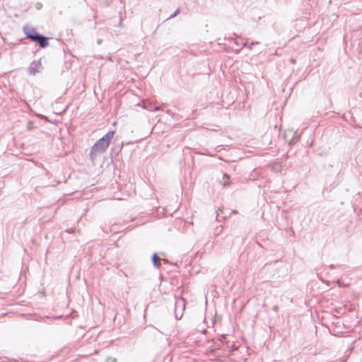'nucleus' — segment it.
Returning a JSON list of instances; mask_svg holds the SVG:
<instances>
[{
	"mask_svg": "<svg viewBox=\"0 0 362 362\" xmlns=\"http://www.w3.org/2000/svg\"><path fill=\"white\" fill-rule=\"evenodd\" d=\"M114 134V131H109L95 142V144L92 146L90 153V156L92 160L94 159L95 156L98 153H103L106 151L110 144L111 139L113 138Z\"/></svg>",
	"mask_w": 362,
	"mask_h": 362,
	"instance_id": "obj_1",
	"label": "nucleus"
},
{
	"mask_svg": "<svg viewBox=\"0 0 362 362\" xmlns=\"http://www.w3.org/2000/svg\"><path fill=\"white\" fill-rule=\"evenodd\" d=\"M23 32L27 39L37 42L41 48H45L48 46L49 38L37 33L34 28L25 26L23 28Z\"/></svg>",
	"mask_w": 362,
	"mask_h": 362,
	"instance_id": "obj_2",
	"label": "nucleus"
},
{
	"mask_svg": "<svg viewBox=\"0 0 362 362\" xmlns=\"http://www.w3.org/2000/svg\"><path fill=\"white\" fill-rule=\"evenodd\" d=\"M217 348H215L213 351L214 352V361L225 362L229 355L232 354L230 344L228 343L223 344L221 346L217 344Z\"/></svg>",
	"mask_w": 362,
	"mask_h": 362,
	"instance_id": "obj_3",
	"label": "nucleus"
},
{
	"mask_svg": "<svg viewBox=\"0 0 362 362\" xmlns=\"http://www.w3.org/2000/svg\"><path fill=\"white\" fill-rule=\"evenodd\" d=\"M185 300L181 297L175 302V316L177 320H180L185 310Z\"/></svg>",
	"mask_w": 362,
	"mask_h": 362,
	"instance_id": "obj_4",
	"label": "nucleus"
},
{
	"mask_svg": "<svg viewBox=\"0 0 362 362\" xmlns=\"http://www.w3.org/2000/svg\"><path fill=\"white\" fill-rule=\"evenodd\" d=\"M41 68V59L39 60H35L30 64V66L28 67V73L30 75L34 76L39 72V70Z\"/></svg>",
	"mask_w": 362,
	"mask_h": 362,
	"instance_id": "obj_5",
	"label": "nucleus"
},
{
	"mask_svg": "<svg viewBox=\"0 0 362 362\" xmlns=\"http://www.w3.org/2000/svg\"><path fill=\"white\" fill-rule=\"evenodd\" d=\"M152 263L154 267L159 269L161 267L160 259L157 253H154L151 257Z\"/></svg>",
	"mask_w": 362,
	"mask_h": 362,
	"instance_id": "obj_6",
	"label": "nucleus"
},
{
	"mask_svg": "<svg viewBox=\"0 0 362 362\" xmlns=\"http://www.w3.org/2000/svg\"><path fill=\"white\" fill-rule=\"evenodd\" d=\"M220 182L223 187L228 186L230 185V176L226 173H223Z\"/></svg>",
	"mask_w": 362,
	"mask_h": 362,
	"instance_id": "obj_7",
	"label": "nucleus"
},
{
	"mask_svg": "<svg viewBox=\"0 0 362 362\" xmlns=\"http://www.w3.org/2000/svg\"><path fill=\"white\" fill-rule=\"evenodd\" d=\"M235 42L238 46L242 45L243 47H247V42H243L241 38H236Z\"/></svg>",
	"mask_w": 362,
	"mask_h": 362,
	"instance_id": "obj_8",
	"label": "nucleus"
},
{
	"mask_svg": "<svg viewBox=\"0 0 362 362\" xmlns=\"http://www.w3.org/2000/svg\"><path fill=\"white\" fill-rule=\"evenodd\" d=\"M226 335H221L219 339L220 343L218 344H220V346H221L223 344H224L223 341L226 340Z\"/></svg>",
	"mask_w": 362,
	"mask_h": 362,
	"instance_id": "obj_9",
	"label": "nucleus"
},
{
	"mask_svg": "<svg viewBox=\"0 0 362 362\" xmlns=\"http://www.w3.org/2000/svg\"><path fill=\"white\" fill-rule=\"evenodd\" d=\"M180 8H177L173 14L170 15L169 18L175 17L180 13Z\"/></svg>",
	"mask_w": 362,
	"mask_h": 362,
	"instance_id": "obj_10",
	"label": "nucleus"
},
{
	"mask_svg": "<svg viewBox=\"0 0 362 362\" xmlns=\"http://www.w3.org/2000/svg\"><path fill=\"white\" fill-rule=\"evenodd\" d=\"M117 361V359L115 358H113V357H108L106 359V362H116Z\"/></svg>",
	"mask_w": 362,
	"mask_h": 362,
	"instance_id": "obj_11",
	"label": "nucleus"
},
{
	"mask_svg": "<svg viewBox=\"0 0 362 362\" xmlns=\"http://www.w3.org/2000/svg\"><path fill=\"white\" fill-rule=\"evenodd\" d=\"M230 349L232 350V353L238 350V346H236L235 344L230 345Z\"/></svg>",
	"mask_w": 362,
	"mask_h": 362,
	"instance_id": "obj_12",
	"label": "nucleus"
},
{
	"mask_svg": "<svg viewBox=\"0 0 362 362\" xmlns=\"http://www.w3.org/2000/svg\"><path fill=\"white\" fill-rule=\"evenodd\" d=\"M220 212H223V210L221 209H218V210L216 211V214H217V216H216V220L217 221H220V219L218 218L219 216H220Z\"/></svg>",
	"mask_w": 362,
	"mask_h": 362,
	"instance_id": "obj_13",
	"label": "nucleus"
},
{
	"mask_svg": "<svg viewBox=\"0 0 362 362\" xmlns=\"http://www.w3.org/2000/svg\"><path fill=\"white\" fill-rule=\"evenodd\" d=\"M257 44H259V42H252L250 45H247V47H247V48H249L250 49H252V46H253L254 45H257Z\"/></svg>",
	"mask_w": 362,
	"mask_h": 362,
	"instance_id": "obj_14",
	"label": "nucleus"
},
{
	"mask_svg": "<svg viewBox=\"0 0 362 362\" xmlns=\"http://www.w3.org/2000/svg\"><path fill=\"white\" fill-rule=\"evenodd\" d=\"M272 310H273V311H274V312H276H276H278V310H279V306H278V305H274V306L272 307Z\"/></svg>",
	"mask_w": 362,
	"mask_h": 362,
	"instance_id": "obj_15",
	"label": "nucleus"
},
{
	"mask_svg": "<svg viewBox=\"0 0 362 362\" xmlns=\"http://www.w3.org/2000/svg\"><path fill=\"white\" fill-rule=\"evenodd\" d=\"M166 112H167V114H168V115H170V116H172V117H173V116H174V113H173L170 110H168L166 111Z\"/></svg>",
	"mask_w": 362,
	"mask_h": 362,
	"instance_id": "obj_16",
	"label": "nucleus"
},
{
	"mask_svg": "<svg viewBox=\"0 0 362 362\" xmlns=\"http://www.w3.org/2000/svg\"><path fill=\"white\" fill-rule=\"evenodd\" d=\"M74 229L72 228L66 230V232L69 233H74Z\"/></svg>",
	"mask_w": 362,
	"mask_h": 362,
	"instance_id": "obj_17",
	"label": "nucleus"
},
{
	"mask_svg": "<svg viewBox=\"0 0 362 362\" xmlns=\"http://www.w3.org/2000/svg\"><path fill=\"white\" fill-rule=\"evenodd\" d=\"M160 110V107H158V106H154L153 108V111H158Z\"/></svg>",
	"mask_w": 362,
	"mask_h": 362,
	"instance_id": "obj_18",
	"label": "nucleus"
},
{
	"mask_svg": "<svg viewBox=\"0 0 362 362\" xmlns=\"http://www.w3.org/2000/svg\"><path fill=\"white\" fill-rule=\"evenodd\" d=\"M289 61H290V62H291V64H295V63H296V60H295L293 58L290 59V60H289Z\"/></svg>",
	"mask_w": 362,
	"mask_h": 362,
	"instance_id": "obj_19",
	"label": "nucleus"
},
{
	"mask_svg": "<svg viewBox=\"0 0 362 362\" xmlns=\"http://www.w3.org/2000/svg\"><path fill=\"white\" fill-rule=\"evenodd\" d=\"M8 362H17V361L16 359H13V358H9Z\"/></svg>",
	"mask_w": 362,
	"mask_h": 362,
	"instance_id": "obj_20",
	"label": "nucleus"
},
{
	"mask_svg": "<svg viewBox=\"0 0 362 362\" xmlns=\"http://www.w3.org/2000/svg\"><path fill=\"white\" fill-rule=\"evenodd\" d=\"M163 262H164V263H165V264H167V263H168V262H168V259H163Z\"/></svg>",
	"mask_w": 362,
	"mask_h": 362,
	"instance_id": "obj_21",
	"label": "nucleus"
},
{
	"mask_svg": "<svg viewBox=\"0 0 362 362\" xmlns=\"http://www.w3.org/2000/svg\"><path fill=\"white\" fill-rule=\"evenodd\" d=\"M40 6H41V5L40 4H37V8H40Z\"/></svg>",
	"mask_w": 362,
	"mask_h": 362,
	"instance_id": "obj_22",
	"label": "nucleus"
},
{
	"mask_svg": "<svg viewBox=\"0 0 362 362\" xmlns=\"http://www.w3.org/2000/svg\"><path fill=\"white\" fill-rule=\"evenodd\" d=\"M330 267L333 269V268H334V265H333V264H331V265H330Z\"/></svg>",
	"mask_w": 362,
	"mask_h": 362,
	"instance_id": "obj_23",
	"label": "nucleus"
},
{
	"mask_svg": "<svg viewBox=\"0 0 362 362\" xmlns=\"http://www.w3.org/2000/svg\"><path fill=\"white\" fill-rule=\"evenodd\" d=\"M0 358H1V357L0 356Z\"/></svg>",
	"mask_w": 362,
	"mask_h": 362,
	"instance_id": "obj_24",
	"label": "nucleus"
}]
</instances>
